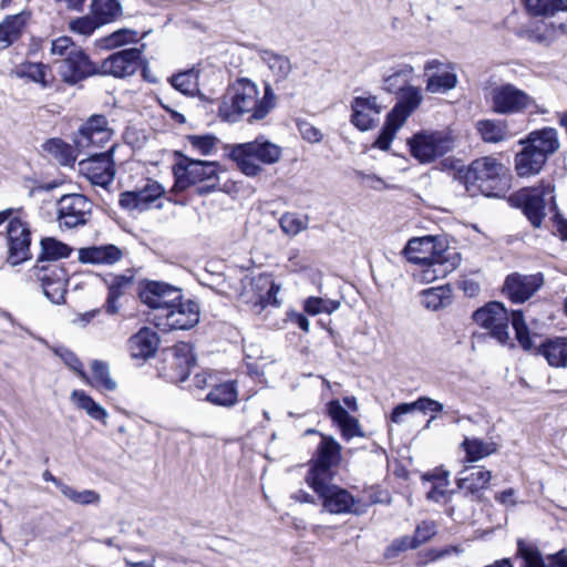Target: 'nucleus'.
<instances>
[{
	"label": "nucleus",
	"instance_id": "nucleus-1",
	"mask_svg": "<svg viewBox=\"0 0 567 567\" xmlns=\"http://www.w3.org/2000/svg\"><path fill=\"white\" fill-rule=\"evenodd\" d=\"M275 93L266 85L259 96L257 84L248 79H239L231 84L218 106L221 120L235 123L248 114V122L264 120L275 106Z\"/></svg>",
	"mask_w": 567,
	"mask_h": 567
},
{
	"label": "nucleus",
	"instance_id": "nucleus-2",
	"mask_svg": "<svg viewBox=\"0 0 567 567\" xmlns=\"http://www.w3.org/2000/svg\"><path fill=\"white\" fill-rule=\"evenodd\" d=\"M473 320L476 324L487 330L489 336L503 346L514 347L509 334V321L515 330V337L524 350L535 348L533 338L529 334L523 311H513L511 317L503 303L493 301L473 312Z\"/></svg>",
	"mask_w": 567,
	"mask_h": 567
},
{
	"label": "nucleus",
	"instance_id": "nucleus-3",
	"mask_svg": "<svg viewBox=\"0 0 567 567\" xmlns=\"http://www.w3.org/2000/svg\"><path fill=\"white\" fill-rule=\"evenodd\" d=\"M507 173V167L498 158L487 155L458 169L457 178L472 195L478 192L487 197H501L509 185Z\"/></svg>",
	"mask_w": 567,
	"mask_h": 567
},
{
	"label": "nucleus",
	"instance_id": "nucleus-4",
	"mask_svg": "<svg viewBox=\"0 0 567 567\" xmlns=\"http://www.w3.org/2000/svg\"><path fill=\"white\" fill-rule=\"evenodd\" d=\"M178 161L173 166L175 178L172 192L181 193L195 187V194L205 196L218 188V164L216 162L193 159L181 152H175Z\"/></svg>",
	"mask_w": 567,
	"mask_h": 567
},
{
	"label": "nucleus",
	"instance_id": "nucleus-5",
	"mask_svg": "<svg viewBox=\"0 0 567 567\" xmlns=\"http://www.w3.org/2000/svg\"><path fill=\"white\" fill-rule=\"evenodd\" d=\"M281 147L262 137L252 142L233 146L230 157L247 176H256L261 172L260 164L271 165L281 158Z\"/></svg>",
	"mask_w": 567,
	"mask_h": 567
},
{
	"label": "nucleus",
	"instance_id": "nucleus-6",
	"mask_svg": "<svg viewBox=\"0 0 567 567\" xmlns=\"http://www.w3.org/2000/svg\"><path fill=\"white\" fill-rule=\"evenodd\" d=\"M321 441L309 461V470L305 477L307 484L334 480L341 463V445L332 436L320 434Z\"/></svg>",
	"mask_w": 567,
	"mask_h": 567
},
{
	"label": "nucleus",
	"instance_id": "nucleus-7",
	"mask_svg": "<svg viewBox=\"0 0 567 567\" xmlns=\"http://www.w3.org/2000/svg\"><path fill=\"white\" fill-rule=\"evenodd\" d=\"M334 480L308 484L321 501L322 509L330 514H353L360 516L367 506L357 499L348 489L333 483Z\"/></svg>",
	"mask_w": 567,
	"mask_h": 567
},
{
	"label": "nucleus",
	"instance_id": "nucleus-8",
	"mask_svg": "<svg viewBox=\"0 0 567 567\" xmlns=\"http://www.w3.org/2000/svg\"><path fill=\"white\" fill-rule=\"evenodd\" d=\"M511 200L520 207L530 224L538 228L546 216V209L555 208L554 187L547 184L523 188L514 194Z\"/></svg>",
	"mask_w": 567,
	"mask_h": 567
},
{
	"label": "nucleus",
	"instance_id": "nucleus-9",
	"mask_svg": "<svg viewBox=\"0 0 567 567\" xmlns=\"http://www.w3.org/2000/svg\"><path fill=\"white\" fill-rule=\"evenodd\" d=\"M408 144L411 155L425 164L451 152L455 147V138L451 132L423 131L414 134Z\"/></svg>",
	"mask_w": 567,
	"mask_h": 567
},
{
	"label": "nucleus",
	"instance_id": "nucleus-10",
	"mask_svg": "<svg viewBox=\"0 0 567 567\" xmlns=\"http://www.w3.org/2000/svg\"><path fill=\"white\" fill-rule=\"evenodd\" d=\"M115 148L116 145L113 144L103 153L86 152L89 157L79 162V172L93 185L106 188L115 177Z\"/></svg>",
	"mask_w": 567,
	"mask_h": 567
},
{
	"label": "nucleus",
	"instance_id": "nucleus-11",
	"mask_svg": "<svg viewBox=\"0 0 567 567\" xmlns=\"http://www.w3.org/2000/svg\"><path fill=\"white\" fill-rule=\"evenodd\" d=\"M155 324L159 329L167 330H187L196 326L199 321V307L193 300H184L183 297L175 301L163 313H156Z\"/></svg>",
	"mask_w": 567,
	"mask_h": 567
},
{
	"label": "nucleus",
	"instance_id": "nucleus-12",
	"mask_svg": "<svg viewBox=\"0 0 567 567\" xmlns=\"http://www.w3.org/2000/svg\"><path fill=\"white\" fill-rule=\"evenodd\" d=\"M31 230L20 217H12L7 226L8 262L16 266L31 258Z\"/></svg>",
	"mask_w": 567,
	"mask_h": 567
},
{
	"label": "nucleus",
	"instance_id": "nucleus-13",
	"mask_svg": "<svg viewBox=\"0 0 567 567\" xmlns=\"http://www.w3.org/2000/svg\"><path fill=\"white\" fill-rule=\"evenodd\" d=\"M492 110L497 114L523 113L534 100L513 84H502L491 92Z\"/></svg>",
	"mask_w": 567,
	"mask_h": 567
},
{
	"label": "nucleus",
	"instance_id": "nucleus-14",
	"mask_svg": "<svg viewBox=\"0 0 567 567\" xmlns=\"http://www.w3.org/2000/svg\"><path fill=\"white\" fill-rule=\"evenodd\" d=\"M112 135L107 118L104 115H93L79 130L74 144L79 152H92L91 148H101L109 143Z\"/></svg>",
	"mask_w": 567,
	"mask_h": 567
},
{
	"label": "nucleus",
	"instance_id": "nucleus-15",
	"mask_svg": "<svg viewBox=\"0 0 567 567\" xmlns=\"http://www.w3.org/2000/svg\"><path fill=\"white\" fill-rule=\"evenodd\" d=\"M92 212V203L80 194L64 195L58 202L60 227L75 228L85 225Z\"/></svg>",
	"mask_w": 567,
	"mask_h": 567
},
{
	"label": "nucleus",
	"instance_id": "nucleus-16",
	"mask_svg": "<svg viewBox=\"0 0 567 567\" xmlns=\"http://www.w3.org/2000/svg\"><path fill=\"white\" fill-rule=\"evenodd\" d=\"M165 371L171 382H184L196 364L193 347L179 342L165 351Z\"/></svg>",
	"mask_w": 567,
	"mask_h": 567
},
{
	"label": "nucleus",
	"instance_id": "nucleus-17",
	"mask_svg": "<svg viewBox=\"0 0 567 567\" xmlns=\"http://www.w3.org/2000/svg\"><path fill=\"white\" fill-rule=\"evenodd\" d=\"M140 298L157 313H163L182 298V291L162 281H147L140 289Z\"/></svg>",
	"mask_w": 567,
	"mask_h": 567
},
{
	"label": "nucleus",
	"instance_id": "nucleus-18",
	"mask_svg": "<svg viewBox=\"0 0 567 567\" xmlns=\"http://www.w3.org/2000/svg\"><path fill=\"white\" fill-rule=\"evenodd\" d=\"M492 480V472L483 466L464 465L457 473L456 486L473 502H482L484 491Z\"/></svg>",
	"mask_w": 567,
	"mask_h": 567
},
{
	"label": "nucleus",
	"instance_id": "nucleus-19",
	"mask_svg": "<svg viewBox=\"0 0 567 567\" xmlns=\"http://www.w3.org/2000/svg\"><path fill=\"white\" fill-rule=\"evenodd\" d=\"M143 48L144 45L142 48L125 49L111 54L102 62L101 72L115 78L133 75L143 64Z\"/></svg>",
	"mask_w": 567,
	"mask_h": 567
},
{
	"label": "nucleus",
	"instance_id": "nucleus-20",
	"mask_svg": "<svg viewBox=\"0 0 567 567\" xmlns=\"http://www.w3.org/2000/svg\"><path fill=\"white\" fill-rule=\"evenodd\" d=\"M37 278L41 281V286L45 297L55 305L65 301L68 274L64 268L55 264L37 267Z\"/></svg>",
	"mask_w": 567,
	"mask_h": 567
},
{
	"label": "nucleus",
	"instance_id": "nucleus-21",
	"mask_svg": "<svg viewBox=\"0 0 567 567\" xmlns=\"http://www.w3.org/2000/svg\"><path fill=\"white\" fill-rule=\"evenodd\" d=\"M59 64V74L63 82L74 85L84 79L97 74L99 68L90 60L82 48L69 58L55 61Z\"/></svg>",
	"mask_w": 567,
	"mask_h": 567
},
{
	"label": "nucleus",
	"instance_id": "nucleus-22",
	"mask_svg": "<svg viewBox=\"0 0 567 567\" xmlns=\"http://www.w3.org/2000/svg\"><path fill=\"white\" fill-rule=\"evenodd\" d=\"M516 556L523 560L522 567H567V549L544 557L536 545L522 538L517 540Z\"/></svg>",
	"mask_w": 567,
	"mask_h": 567
},
{
	"label": "nucleus",
	"instance_id": "nucleus-23",
	"mask_svg": "<svg viewBox=\"0 0 567 567\" xmlns=\"http://www.w3.org/2000/svg\"><path fill=\"white\" fill-rule=\"evenodd\" d=\"M164 195V188L157 182H148L143 188L124 192L120 195L118 204L125 210L144 212Z\"/></svg>",
	"mask_w": 567,
	"mask_h": 567
},
{
	"label": "nucleus",
	"instance_id": "nucleus-24",
	"mask_svg": "<svg viewBox=\"0 0 567 567\" xmlns=\"http://www.w3.org/2000/svg\"><path fill=\"white\" fill-rule=\"evenodd\" d=\"M544 284L543 275H509L504 285V291L515 303L528 300Z\"/></svg>",
	"mask_w": 567,
	"mask_h": 567
},
{
	"label": "nucleus",
	"instance_id": "nucleus-25",
	"mask_svg": "<svg viewBox=\"0 0 567 567\" xmlns=\"http://www.w3.org/2000/svg\"><path fill=\"white\" fill-rule=\"evenodd\" d=\"M351 123L360 131H369L373 127L382 106L374 95L357 96L351 103Z\"/></svg>",
	"mask_w": 567,
	"mask_h": 567
},
{
	"label": "nucleus",
	"instance_id": "nucleus-26",
	"mask_svg": "<svg viewBox=\"0 0 567 567\" xmlns=\"http://www.w3.org/2000/svg\"><path fill=\"white\" fill-rule=\"evenodd\" d=\"M424 71L429 74L426 91L430 93H445L457 84L456 74L449 65L439 60L427 61L424 65Z\"/></svg>",
	"mask_w": 567,
	"mask_h": 567
},
{
	"label": "nucleus",
	"instance_id": "nucleus-27",
	"mask_svg": "<svg viewBox=\"0 0 567 567\" xmlns=\"http://www.w3.org/2000/svg\"><path fill=\"white\" fill-rule=\"evenodd\" d=\"M461 262V257L456 251L444 250L430 257L427 261L422 262L425 268L422 270V279L433 281L447 276L455 270Z\"/></svg>",
	"mask_w": 567,
	"mask_h": 567
},
{
	"label": "nucleus",
	"instance_id": "nucleus-28",
	"mask_svg": "<svg viewBox=\"0 0 567 567\" xmlns=\"http://www.w3.org/2000/svg\"><path fill=\"white\" fill-rule=\"evenodd\" d=\"M327 411L333 423H336L340 429L343 440L350 441L355 436H365L359 420L350 415L349 412L343 406H341L338 400L330 401L327 405Z\"/></svg>",
	"mask_w": 567,
	"mask_h": 567
},
{
	"label": "nucleus",
	"instance_id": "nucleus-29",
	"mask_svg": "<svg viewBox=\"0 0 567 567\" xmlns=\"http://www.w3.org/2000/svg\"><path fill=\"white\" fill-rule=\"evenodd\" d=\"M107 286V298L104 303L106 313L114 316L118 312L120 306L117 305L118 298L124 296L134 284V272L126 270L125 274L111 276L104 279Z\"/></svg>",
	"mask_w": 567,
	"mask_h": 567
},
{
	"label": "nucleus",
	"instance_id": "nucleus-30",
	"mask_svg": "<svg viewBox=\"0 0 567 567\" xmlns=\"http://www.w3.org/2000/svg\"><path fill=\"white\" fill-rule=\"evenodd\" d=\"M159 344L157 333L147 327L140 329L128 340L132 358L147 360L155 355Z\"/></svg>",
	"mask_w": 567,
	"mask_h": 567
},
{
	"label": "nucleus",
	"instance_id": "nucleus-31",
	"mask_svg": "<svg viewBox=\"0 0 567 567\" xmlns=\"http://www.w3.org/2000/svg\"><path fill=\"white\" fill-rule=\"evenodd\" d=\"M520 144H527L546 159L555 154L560 146L558 133L551 127H544L530 132L525 141H520Z\"/></svg>",
	"mask_w": 567,
	"mask_h": 567
},
{
	"label": "nucleus",
	"instance_id": "nucleus-32",
	"mask_svg": "<svg viewBox=\"0 0 567 567\" xmlns=\"http://www.w3.org/2000/svg\"><path fill=\"white\" fill-rule=\"evenodd\" d=\"M123 251L115 245H102L81 248L79 260L83 264L111 266L120 261Z\"/></svg>",
	"mask_w": 567,
	"mask_h": 567
},
{
	"label": "nucleus",
	"instance_id": "nucleus-33",
	"mask_svg": "<svg viewBox=\"0 0 567 567\" xmlns=\"http://www.w3.org/2000/svg\"><path fill=\"white\" fill-rule=\"evenodd\" d=\"M436 240L437 238L434 236L411 238L404 249L408 259L412 262H425L430 257L444 251L437 247Z\"/></svg>",
	"mask_w": 567,
	"mask_h": 567
},
{
	"label": "nucleus",
	"instance_id": "nucleus-34",
	"mask_svg": "<svg viewBox=\"0 0 567 567\" xmlns=\"http://www.w3.org/2000/svg\"><path fill=\"white\" fill-rule=\"evenodd\" d=\"M523 145V150L515 156V169L519 177H529L538 174L547 159L527 144Z\"/></svg>",
	"mask_w": 567,
	"mask_h": 567
},
{
	"label": "nucleus",
	"instance_id": "nucleus-35",
	"mask_svg": "<svg viewBox=\"0 0 567 567\" xmlns=\"http://www.w3.org/2000/svg\"><path fill=\"white\" fill-rule=\"evenodd\" d=\"M460 449L465 453L463 462L475 463L496 453L498 445L492 440L484 441L474 436H464Z\"/></svg>",
	"mask_w": 567,
	"mask_h": 567
},
{
	"label": "nucleus",
	"instance_id": "nucleus-36",
	"mask_svg": "<svg viewBox=\"0 0 567 567\" xmlns=\"http://www.w3.org/2000/svg\"><path fill=\"white\" fill-rule=\"evenodd\" d=\"M536 350L547 360L550 367H567V337L547 339Z\"/></svg>",
	"mask_w": 567,
	"mask_h": 567
},
{
	"label": "nucleus",
	"instance_id": "nucleus-37",
	"mask_svg": "<svg viewBox=\"0 0 567 567\" xmlns=\"http://www.w3.org/2000/svg\"><path fill=\"white\" fill-rule=\"evenodd\" d=\"M422 100L423 95L420 87L410 85L400 93L398 103L389 114L404 123L408 117L419 107Z\"/></svg>",
	"mask_w": 567,
	"mask_h": 567
},
{
	"label": "nucleus",
	"instance_id": "nucleus-38",
	"mask_svg": "<svg viewBox=\"0 0 567 567\" xmlns=\"http://www.w3.org/2000/svg\"><path fill=\"white\" fill-rule=\"evenodd\" d=\"M475 128L485 143L498 144L511 137L508 125L502 120H480Z\"/></svg>",
	"mask_w": 567,
	"mask_h": 567
},
{
	"label": "nucleus",
	"instance_id": "nucleus-39",
	"mask_svg": "<svg viewBox=\"0 0 567 567\" xmlns=\"http://www.w3.org/2000/svg\"><path fill=\"white\" fill-rule=\"evenodd\" d=\"M29 14L20 12L14 16H8L0 23V49H6L17 41L22 34L23 29L27 25Z\"/></svg>",
	"mask_w": 567,
	"mask_h": 567
},
{
	"label": "nucleus",
	"instance_id": "nucleus-40",
	"mask_svg": "<svg viewBox=\"0 0 567 567\" xmlns=\"http://www.w3.org/2000/svg\"><path fill=\"white\" fill-rule=\"evenodd\" d=\"M90 12L101 25L116 21L122 16V6L118 0H92Z\"/></svg>",
	"mask_w": 567,
	"mask_h": 567
},
{
	"label": "nucleus",
	"instance_id": "nucleus-41",
	"mask_svg": "<svg viewBox=\"0 0 567 567\" xmlns=\"http://www.w3.org/2000/svg\"><path fill=\"white\" fill-rule=\"evenodd\" d=\"M43 150L63 166H71L75 163L79 151L60 138H51L43 144Z\"/></svg>",
	"mask_w": 567,
	"mask_h": 567
},
{
	"label": "nucleus",
	"instance_id": "nucleus-42",
	"mask_svg": "<svg viewBox=\"0 0 567 567\" xmlns=\"http://www.w3.org/2000/svg\"><path fill=\"white\" fill-rule=\"evenodd\" d=\"M92 377L83 380L86 384L105 391H114L116 382L111 378L109 364L101 360H93L91 363Z\"/></svg>",
	"mask_w": 567,
	"mask_h": 567
},
{
	"label": "nucleus",
	"instance_id": "nucleus-43",
	"mask_svg": "<svg viewBox=\"0 0 567 567\" xmlns=\"http://www.w3.org/2000/svg\"><path fill=\"white\" fill-rule=\"evenodd\" d=\"M261 61L271 71L277 82L285 81L291 72V63L285 55L275 53L270 50H261L259 52Z\"/></svg>",
	"mask_w": 567,
	"mask_h": 567
},
{
	"label": "nucleus",
	"instance_id": "nucleus-44",
	"mask_svg": "<svg viewBox=\"0 0 567 567\" xmlns=\"http://www.w3.org/2000/svg\"><path fill=\"white\" fill-rule=\"evenodd\" d=\"M422 305L430 310H439L452 302V290L447 285L425 289L421 293Z\"/></svg>",
	"mask_w": 567,
	"mask_h": 567
},
{
	"label": "nucleus",
	"instance_id": "nucleus-45",
	"mask_svg": "<svg viewBox=\"0 0 567 567\" xmlns=\"http://www.w3.org/2000/svg\"><path fill=\"white\" fill-rule=\"evenodd\" d=\"M72 402L93 420L106 423L107 411L99 403H96L90 395L82 390H74L71 393Z\"/></svg>",
	"mask_w": 567,
	"mask_h": 567
},
{
	"label": "nucleus",
	"instance_id": "nucleus-46",
	"mask_svg": "<svg viewBox=\"0 0 567 567\" xmlns=\"http://www.w3.org/2000/svg\"><path fill=\"white\" fill-rule=\"evenodd\" d=\"M238 392L236 383L228 381L215 385L206 396V400L215 405L231 406L237 402Z\"/></svg>",
	"mask_w": 567,
	"mask_h": 567
},
{
	"label": "nucleus",
	"instance_id": "nucleus-47",
	"mask_svg": "<svg viewBox=\"0 0 567 567\" xmlns=\"http://www.w3.org/2000/svg\"><path fill=\"white\" fill-rule=\"evenodd\" d=\"M414 69L410 64H401L390 75L383 79L382 89L389 93H401L408 87V83Z\"/></svg>",
	"mask_w": 567,
	"mask_h": 567
},
{
	"label": "nucleus",
	"instance_id": "nucleus-48",
	"mask_svg": "<svg viewBox=\"0 0 567 567\" xmlns=\"http://www.w3.org/2000/svg\"><path fill=\"white\" fill-rule=\"evenodd\" d=\"M172 86L184 95L195 96L199 93L198 71L190 69L179 72L169 79Z\"/></svg>",
	"mask_w": 567,
	"mask_h": 567
},
{
	"label": "nucleus",
	"instance_id": "nucleus-49",
	"mask_svg": "<svg viewBox=\"0 0 567 567\" xmlns=\"http://www.w3.org/2000/svg\"><path fill=\"white\" fill-rule=\"evenodd\" d=\"M71 251L72 248L66 244L55 238L47 237L41 240V255L38 262L68 258Z\"/></svg>",
	"mask_w": 567,
	"mask_h": 567
},
{
	"label": "nucleus",
	"instance_id": "nucleus-50",
	"mask_svg": "<svg viewBox=\"0 0 567 567\" xmlns=\"http://www.w3.org/2000/svg\"><path fill=\"white\" fill-rule=\"evenodd\" d=\"M524 3L532 16H554L557 11L567 10L565 0H524Z\"/></svg>",
	"mask_w": 567,
	"mask_h": 567
},
{
	"label": "nucleus",
	"instance_id": "nucleus-51",
	"mask_svg": "<svg viewBox=\"0 0 567 567\" xmlns=\"http://www.w3.org/2000/svg\"><path fill=\"white\" fill-rule=\"evenodd\" d=\"M138 41V32L133 29H118L107 37L100 40V45L104 49L112 50Z\"/></svg>",
	"mask_w": 567,
	"mask_h": 567
},
{
	"label": "nucleus",
	"instance_id": "nucleus-52",
	"mask_svg": "<svg viewBox=\"0 0 567 567\" xmlns=\"http://www.w3.org/2000/svg\"><path fill=\"white\" fill-rule=\"evenodd\" d=\"M340 301L321 297H309L303 302V310L310 316L320 313L331 315L340 308Z\"/></svg>",
	"mask_w": 567,
	"mask_h": 567
},
{
	"label": "nucleus",
	"instance_id": "nucleus-53",
	"mask_svg": "<svg viewBox=\"0 0 567 567\" xmlns=\"http://www.w3.org/2000/svg\"><path fill=\"white\" fill-rule=\"evenodd\" d=\"M308 216H300L296 213H285L279 219L281 230L288 236H297L308 228Z\"/></svg>",
	"mask_w": 567,
	"mask_h": 567
},
{
	"label": "nucleus",
	"instance_id": "nucleus-54",
	"mask_svg": "<svg viewBox=\"0 0 567 567\" xmlns=\"http://www.w3.org/2000/svg\"><path fill=\"white\" fill-rule=\"evenodd\" d=\"M61 493L71 502L80 505L97 504L101 499L100 494L96 493L95 491H76L75 488L66 484H64V486H61Z\"/></svg>",
	"mask_w": 567,
	"mask_h": 567
},
{
	"label": "nucleus",
	"instance_id": "nucleus-55",
	"mask_svg": "<svg viewBox=\"0 0 567 567\" xmlns=\"http://www.w3.org/2000/svg\"><path fill=\"white\" fill-rule=\"evenodd\" d=\"M404 123L392 117L388 114L384 127L382 128L381 134L374 142V146L380 150L386 151L390 148L391 142L393 141L396 132Z\"/></svg>",
	"mask_w": 567,
	"mask_h": 567
},
{
	"label": "nucleus",
	"instance_id": "nucleus-56",
	"mask_svg": "<svg viewBox=\"0 0 567 567\" xmlns=\"http://www.w3.org/2000/svg\"><path fill=\"white\" fill-rule=\"evenodd\" d=\"M101 27L102 25L91 12L87 16L73 19L69 24V28L72 32L84 37H90L96 29Z\"/></svg>",
	"mask_w": 567,
	"mask_h": 567
},
{
	"label": "nucleus",
	"instance_id": "nucleus-57",
	"mask_svg": "<svg viewBox=\"0 0 567 567\" xmlns=\"http://www.w3.org/2000/svg\"><path fill=\"white\" fill-rule=\"evenodd\" d=\"M415 411L421 413H432L431 417L426 421L425 429H429L431 423L436 419V413L444 411L443 403L430 398L420 396L414 401Z\"/></svg>",
	"mask_w": 567,
	"mask_h": 567
},
{
	"label": "nucleus",
	"instance_id": "nucleus-58",
	"mask_svg": "<svg viewBox=\"0 0 567 567\" xmlns=\"http://www.w3.org/2000/svg\"><path fill=\"white\" fill-rule=\"evenodd\" d=\"M187 140L193 150L204 156L209 155L217 143V138L213 135H189Z\"/></svg>",
	"mask_w": 567,
	"mask_h": 567
},
{
	"label": "nucleus",
	"instance_id": "nucleus-59",
	"mask_svg": "<svg viewBox=\"0 0 567 567\" xmlns=\"http://www.w3.org/2000/svg\"><path fill=\"white\" fill-rule=\"evenodd\" d=\"M79 49L80 47L76 45L69 37H60L51 43V54L60 56L61 60L69 58Z\"/></svg>",
	"mask_w": 567,
	"mask_h": 567
},
{
	"label": "nucleus",
	"instance_id": "nucleus-60",
	"mask_svg": "<svg viewBox=\"0 0 567 567\" xmlns=\"http://www.w3.org/2000/svg\"><path fill=\"white\" fill-rule=\"evenodd\" d=\"M55 353L61 358V360L73 371L78 373V375L82 380H87V374L83 370L82 362L80 359L75 355L74 352L66 348H59L55 350Z\"/></svg>",
	"mask_w": 567,
	"mask_h": 567
},
{
	"label": "nucleus",
	"instance_id": "nucleus-61",
	"mask_svg": "<svg viewBox=\"0 0 567 567\" xmlns=\"http://www.w3.org/2000/svg\"><path fill=\"white\" fill-rule=\"evenodd\" d=\"M47 65L42 63H28L22 70V74L33 82L41 83L43 87L48 86Z\"/></svg>",
	"mask_w": 567,
	"mask_h": 567
},
{
	"label": "nucleus",
	"instance_id": "nucleus-62",
	"mask_svg": "<svg viewBox=\"0 0 567 567\" xmlns=\"http://www.w3.org/2000/svg\"><path fill=\"white\" fill-rule=\"evenodd\" d=\"M417 548L414 544V540L410 536H403L392 542V544L385 549L384 556L386 558H394L400 553L405 551L406 549H415Z\"/></svg>",
	"mask_w": 567,
	"mask_h": 567
},
{
	"label": "nucleus",
	"instance_id": "nucleus-63",
	"mask_svg": "<svg viewBox=\"0 0 567 567\" xmlns=\"http://www.w3.org/2000/svg\"><path fill=\"white\" fill-rule=\"evenodd\" d=\"M436 534V526L433 522H422L416 526L415 534L412 536L416 547L430 540Z\"/></svg>",
	"mask_w": 567,
	"mask_h": 567
},
{
	"label": "nucleus",
	"instance_id": "nucleus-64",
	"mask_svg": "<svg viewBox=\"0 0 567 567\" xmlns=\"http://www.w3.org/2000/svg\"><path fill=\"white\" fill-rule=\"evenodd\" d=\"M298 128L302 138L310 143H318L322 140V133L320 130L308 122H299Z\"/></svg>",
	"mask_w": 567,
	"mask_h": 567
}]
</instances>
